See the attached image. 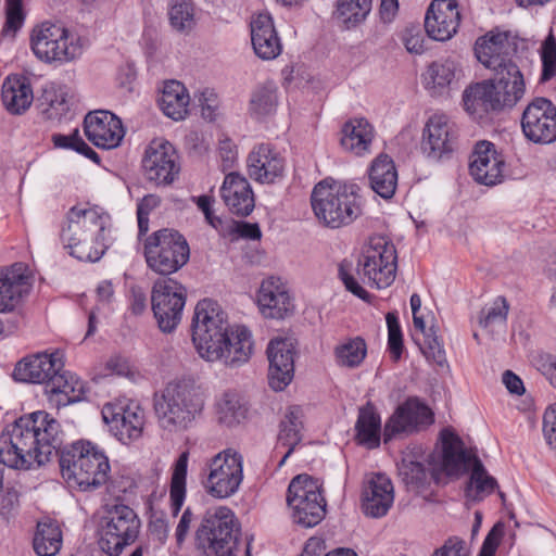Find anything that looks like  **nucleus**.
Returning a JSON list of instances; mask_svg holds the SVG:
<instances>
[{
  "label": "nucleus",
  "mask_w": 556,
  "mask_h": 556,
  "mask_svg": "<svg viewBox=\"0 0 556 556\" xmlns=\"http://www.w3.org/2000/svg\"><path fill=\"white\" fill-rule=\"evenodd\" d=\"M59 422L46 412H35L18 418L0 434V465L11 469L29 470L58 456L62 443ZM0 468V490L2 489Z\"/></svg>",
  "instance_id": "obj_1"
},
{
  "label": "nucleus",
  "mask_w": 556,
  "mask_h": 556,
  "mask_svg": "<svg viewBox=\"0 0 556 556\" xmlns=\"http://www.w3.org/2000/svg\"><path fill=\"white\" fill-rule=\"evenodd\" d=\"M192 341L199 355L208 361H222L228 367L245 364L253 352L250 330L236 326L229 330L226 314L217 302L204 299L194 309Z\"/></svg>",
  "instance_id": "obj_2"
},
{
  "label": "nucleus",
  "mask_w": 556,
  "mask_h": 556,
  "mask_svg": "<svg viewBox=\"0 0 556 556\" xmlns=\"http://www.w3.org/2000/svg\"><path fill=\"white\" fill-rule=\"evenodd\" d=\"M108 216L97 208L73 206L66 213L60 239L70 254L79 261L97 262L104 253Z\"/></svg>",
  "instance_id": "obj_3"
},
{
  "label": "nucleus",
  "mask_w": 556,
  "mask_h": 556,
  "mask_svg": "<svg viewBox=\"0 0 556 556\" xmlns=\"http://www.w3.org/2000/svg\"><path fill=\"white\" fill-rule=\"evenodd\" d=\"M507 77L495 76L468 86L463 93L466 112L473 119H482L504 108L514 106L525 94L526 85L520 70L510 66Z\"/></svg>",
  "instance_id": "obj_4"
},
{
  "label": "nucleus",
  "mask_w": 556,
  "mask_h": 556,
  "mask_svg": "<svg viewBox=\"0 0 556 556\" xmlns=\"http://www.w3.org/2000/svg\"><path fill=\"white\" fill-rule=\"evenodd\" d=\"M203 405L201 392L188 381L169 382L153 396L157 421L168 431L186 430L201 413Z\"/></svg>",
  "instance_id": "obj_5"
},
{
  "label": "nucleus",
  "mask_w": 556,
  "mask_h": 556,
  "mask_svg": "<svg viewBox=\"0 0 556 556\" xmlns=\"http://www.w3.org/2000/svg\"><path fill=\"white\" fill-rule=\"evenodd\" d=\"M240 525L231 509L219 506L204 515L195 531V542L203 556H238ZM244 556H251V542H247Z\"/></svg>",
  "instance_id": "obj_6"
},
{
  "label": "nucleus",
  "mask_w": 556,
  "mask_h": 556,
  "mask_svg": "<svg viewBox=\"0 0 556 556\" xmlns=\"http://www.w3.org/2000/svg\"><path fill=\"white\" fill-rule=\"evenodd\" d=\"M59 462L63 478L81 491L96 490L109 479V458L91 442L72 444L61 452Z\"/></svg>",
  "instance_id": "obj_7"
},
{
  "label": "nucleus",
  "mask_w": 556,
  "mask_h": 556,
  "mask_svg": "<svg viewBox=\"0 0 556 556\" xmlns=\"http://www.w3.org/2000/svg\"><path fill=\"white\" fill-rule=\"evenodd\" d=\"M312 207L326 226L339 228L362 214V200L355 185L327 186L319 182L312 192Z\"/></svg>",
  "instance_id": "obj_8"
},
{
  "label": "nucleus",
  "mask_w": 556,
  "mask_h": 556,
  "mask_svg": "<svg viewBox=\"0 0 556 556\" xmlns=\"http://www.w3.org/2000/svg\"><path fill=\"white\" fill-rule=\"evenodd\" d=\"M141 522L132 508L124 504L105 506L99 522V546L108 556H119L138 539Z\"/></svg>",
  "instance_id": "obj_9"
},
{
  "label": "nucleus",
  "mask_w": 556,
  "mask_h": 556,
  "mask_svg": "<svg viewBox=\"0 0 556 556\" xmlns=\"http://www.w3.org/2000/svg\"><path fill=\"white\" fill-rule=\"evenodd\" d=\"M144 257L151 270L168 276L188 263L190 249L185 237L177 230L163 228L146 239Z\"/></svg>",
  "instance_id": "obj_10"
},
{
  "label": "nucleus",
  "mask_w": 556,
  "mask_h": 556,
  "mask_svg": "<svg viewBox=\"0 0 556 556\" xmlns=\"http://www.w3.org/2000/svg\"><path fill=\"white\" fill-rule=\"evenodd\" d=\"M288 506L293 510L295 523L305 528L318 525L326 515V501L321 495L318 480L308 475H298L289 486L287 494Z\"/></svg>",
  "instance_id": "obj_11"
},
{
  "label": "nucleus",
  "mask_w": 556,
  "mask_h": 556,
  "mask_svg": "<svg viewBox=\"0 0 556 556\" xmlns=\"http://www.w3.org/2000/svg\"><path fill=\"white\" fill-rule=\"evenodd\" d=\"M358 270L370 287L384 289L394 281L397 269L396 249L384 237H372L358 261Z\"/></svg>",
  "instance_id": "obj_12"
},
{
  "label": "nucleus",
  "mask_w": 556,
  "mask_h": 556,
  "mask_svg": "<svg viewBox=\"0 0 556 556\" xmlns=\"http://www.w3.org/2000/svg\"><path fill=\"white\" fill-rule=\"evenodd\" d=\"M208 475L204 481L206 492L216 498L236 494L243 480V457L232 448L224 450L208 463Z\"/></svg>",
  "instance_id": "obj_13"
},
{
  "label": "nucleus",
  "mask_w": 556,
  "mask_h": 556,
  "mask_svg": "<svg viewBox=\"0 0 556 556\" xmlns=\"http://www.w3.org/2000/svg\"><path fill=\"white\" fill-rule=\"evenodd\" d=\"M31 49L35 55L46 63L70 62L81 53V47L66 28L50 23H43L34 29Z\"/></svg>",
  "instance_id": "obj_14"
},
{
  "label": "nucleus",
  "mask_w": 556,
  "mask_h": 556,
  "mask_svg": "<svg viewBox=\"0 0 556 556\" xmlns=\"http://www.w3.org/2000/svg\"><path fill=\"white\" fill-rule=\"evenodd\" d=\"M186 295V288L175 279L160 278L154 282L151 305L163 332H172L180 323Z\"/></svg>",
  "instance_id": "obj_15"
},
{
  "label": "nucleus",
  "mask_w": 556,
  "mask_h": 556,
  "mask_svg": "<svg viewBox=\"0 0 556 556\" xmlns=\"http://www.w3.org/2000/svg\"><path fill=\"white\" fill-rule=\"evenodd\" d=\"M142 168L149 181L157 186L170 185L180 170L174 146L164 139L152 140L146 149Z\"/></svg>",
  "instance_id": "obj_16"
},
{
  "label": "nucleus",
  "mask_w": 556,
  "mask_h": 556,
  "mask_svg": "<svg viewBox=\"0 0 556 556\" xmlns=\"http://www.w3.org/2000/svg\"><path fill=\"white\" fill-rule=\"evenodd\" d=\"M516 53V43L508 33L490 31L480 37L475 45V54L478 61L495 72V76L507 77L506 72L510 66L519 70L511 56Z\"/></svg>",
  "instance_id": "obj_17"
},
{
  "label": "nucleus",
  "mask_w": 556,
  "mask_h": 556,
  "mask_svg": "<svg viewBox=\"0 0 556 556\" xmlns=\"http://www.w3.org/2000/svg\"><path fill=\"white\" fill-rule=\"evenodd\" d=\"M525 136L535 143L556 140V106L546 98H535L525 109L521 117Z\"/></svg>",
  "instance_id": "obj_18"
},
{
  "label": "nucleus",
  "mask_w": 556,
  "mask_h": 556,
  "mask_svg": "<svg viewBox=\"0 0 556 556\" xmlns=\"http://www.w3.org/2000/svg\"><path fill=\"white\" fill-rule=\"evenodd\" d=\"M102 418L113 435L123 444H129L142 434L144 410L137 403L126 406L105 404L102 408Z\"/></svg>",
  "instance_id": "obj_19"
},
{
  "label": "nucleus",
  "mask_w": 556,
  "mask_h": 556,
  "mask_svg": "<svg viewBox=\"0 0 556 556\" xmlns=\"http://www.w3.org/2000/svg\"><path fill=\"white\" fill-rule=\"evenodd\" d=\"M433 413L417 399H408L391 415L384 426V442L396 434H410L433 424Z\"/></svg>",
  "instance_id": "obj_20"
},
{
  "label": "nucleus",
  "mask_w": 556,
  "mask_h": 556,
  "mask_svg": "<svg viewBox=\"0 0 556 556\" xmlns=\"http://www.w3.org/2000/svg\"><path fill=\"white\" fill-rule=\"evenodd\" d=\"M506 163L504 156L490 141L476 143L469 170L472 178L480 185L495 186L503 181Z\"/></svg>",
  "instance_id": "obj_21"
},
{
  "label": "nucleus",
  "mask_w": 556,
  "mask_h": 556,
  "mask_svg": "<svg viewBox=\"0 0 556 556\" xmlns=\"http://www.w3.org/2000/svg\"><path fill=\"white\" fill-rule=\"evenodd\" d=\"M64 367L59 352H38L22 358L15 366V380L31 383H45L46 387Z\"/></svg>",
  "instance_id": "obj_22"
},
{
  "label": "nucleus",
  "mask_w": 556,
  "mask_h": 556,
  "mask_svg": "<svg viewBox=\"0 0 556 556\" xmlns=\"http://www.w3.org/2000/svg\"><path fill=\"white\" fill-rule=\"evenodd\" d=\"M84 130L88 140L102 149L116 148L125 135L121 119L104 110L88 113L84 121Z\"/></svg>",
  "instance_id": "obj_23"
},
{
  "label": "nucleus",
  "mask_w": 556,
  "mask_h": 556,
  "mask_svg": "<svg viewBox=\"0 0 556 556\" xmlns=\"http://www.w3.org/2000/svg\"><path fill=\"white\" fill-rule=\"evenodd\" d=\"M394 501L391 479L381 472L366 476L362 493V508L366 516L380 518L387 515Z\"/></svg>",
  "instance_id": "obj_24"
},
{
  "label": "nucleus",
  "mask_w": 556,
  "mask_h": 556,
  "mask_svg": "<svg viewBox=\"0 0 556 556\" xmlns=\"http://www.w3.org/2000/svg\"><path fill=\"white\" fill-rule=\"evenodd\" d=\"M269 362L268 382L273 390L281 391L294 375V348L288 339H273L267 346Z\"/></svg>",
  "instance_id": "obj_25"
},
{
  "label": "nucleus",
  "mask_w": 556,
  "mask_h": 556,
  "mask_svg": "<svg viewBox=\"0 0 556 556\" xmlns=\"http://www.w3.org/2000/svg\"><path fill=\"white\" fill-rule=\"evenodd\" d=\"M33 277L24 263H15L5 270H0V312L15 309L29 293Z\"/></svg>",
  "instance_id": "obj_26"
},
{
  "label": "nucleus",
  "mask_w": 556,
  "mask_h": 556,
  "mask_svg": "<svg viewBox=\"0 0 556 556\" xmlns=\"http://www.w3.org/2000/svg\"><path fill=\"white\" fill-rule=\"evenodd\" d=\"M459 20L455 0H433L426 13L425 29L430 38L445 41L456 34Z\"/></svg>",
  "instance_id": "obj_27"
},
{
  "label": "nucleus",
  "mask_w": 556,
  "mask_h": 556,
  "mask_svg": "<svg viewBox=\"0 0 556 556\" xmlns=\"http://www.w3.org/2000/svg\"><path fill=\"white\" fill-rule=\"evenodd\" d=\"M455 140L454 124L443 115H434L426 125L421 149L427 157L439 161L444 154L453 151Z\"/></svg>",
  "instance_id": "obj_28"
},
{
  "label": "nucleus",
  "mask_w": 556,
  "mask_h": 556,
  "mask_svg": "<svg viewBox=\"0 0 556 556\" xmlns=\"http://www.w3.org/2000/svg\"><path fill=\"white\" fill-rule=\"evenodd\" d=\"M249 176L261 184H274L285 172V160L270 144L261 143L249 154Z\"/></svg>",
  "instance_id": "obj_29"
},
{
  "label": "nucleus",
  "mask_w": 556,
  "mask_h": 556,
  "mask_svg": "<svg viewBox=\"0 0 556 556\" xmlns=\"http://www.w3.org/2000/svg\"><path fill=\"white\" fill-rule=\"evenodd\" d=\"M257 304L262 315L271 319H283L294 309L288 290L275 277L263 280L257 293Z\"/></svg>",
  "instance_id": "obj_30"
},
{
  "label": "nucleus",
  "mask_w": 556,
  "mask_h": 556,
  "mask_svg": "<svg viewBox=\"0 0 556 556\" xmlns=\"http://www.w3.org/2000/svg\"><path fill=\"white\" fill-rule=\"evenodd\" d=\"M220 195L228 210L238 216L250 215L255 206L252 188L245 177L232 172L225 176Z\"/></svg>",
  "instance_id": "obj_31"
},
{
  "label": "nucleus",
  "mask_w": 556,
  "mask_h": 556,
  "mask_svg": "<svg viewBox=\"0 0 556 556\" xmlns=\"http://www.w3.org/2000/svg\"><path fill=\"white\" fill-rule=\"evenodd\" d=\"M251 40L255 54L263 60H274L282 51L273 18L267 13H261L252 20Z\"/></svg>",
  "instance_id": "obj_32"
},
{
  "label": "nucleus",
  "mask_w": 556,
  "mask_h": 556,
  "mask_svg": "<svg viewBox=\"0 0 556 556\" xmlns=\"http://www.w3.org/2000/svg\"><path fill=\"white\" fill-rule=\"evenodd\" d=\"M369 185L383 199H391L397 187V170L388 154H379L369 168Z\"/></svg>",
  "instance_id": "obj_33"
},
{
  "label": "nucleus",
  "mask_w": 556,
  "mask_h": 556,
  "mask_svg": "<svg viewBox=\"0 0 556 556\" xmlns=\"http://www.w3.org/2000/svg\"><path fill=\"white\" fill-rule=\"evenodd\" d=\"M374 137L372 125L366 118L358 117L343 125L340 143L345 151L362 156L369 152Z\"/></svg>",
  "instance_id": "obj_34"
},
{
  "label": "nucleus",
  "mask_w": 556,
  "mask_h": 556,
  "mask_svg": "<svg viewBox=\"0 0 556 556\" xmlns=\"http://www.w3.org/2000/svg\"><path fill=\"white\" fill-rule=\"evenodd\" d=\"M442 441V466L444 471L452 476H458L472 463L473 457L468 454L462 440L453 431L444 429L441 432Z\"/></svg>",
  "instance_id": "obj_35"
},
{
  "label": "nucleus",
  "mask_w": 556,
  "mask_h": 556,
  "mask_svg": "<svg viewBox=\"0 0 556 556\" xmlns=\"http://www.w3.org/2000/svg\"><path fill=\"white\" fill-rule=\"evenodd\" d=\"M1 98L3 105L10 113H24L34 100L29 80L17 75L7 77L2 84Z\"/></svg>",
  "instance_id": "obj_36"
},
{
  "label": "nucleus",
  "mask_w": 556,
  "mask_h": 556,
  "mask_svg": "<svg viewBox=\"0 0 556 556\" xmlns=\"http://www.w3.org/2000/svg\"><path fill=\"white\" fill-rule=\"evenodd\" d=\"M50 402L59 406H66L84 400V383L68 371L63 369L56 374L54 379L46 387Z\"/></svg>",
  "instance_id": "obj_37"
},
{
  "label": "nucleus",
  "mask_w": 556,
  "mask_h": 556,
  "mask_svg": "<svg viewBox=\"0 0 556 556\" xmlns=\"http://www.w3.org/2000/svg\"><path fill=\"white\" fill-rule=\"evenodd\" d=\"M381 419L372 404L367 403L358 410L355 424V440L368 448H376L380 444Z\"/></svg>",
  "instance_id": "obj_38"
},
{
  "label": "nucleus",
  "mask_w": 556,
  "mask_h": 556,
  "mask_svg": "<svg viewBox=\"0 0 556 556\" xmlns=\"http://www.w3.org/2000/svg\"><path fill=\"white\" fill-rule=\"evenodd\" d=\"M188 105L189 94L181 83L170 80L164 85L160 106L166 116L175 121L184 119L188 113Z\"/></svg>",
  "instance_id": "obj_39"
},
{
  "label": "nucleus",
  "mask_w": 556,
  "mask_h": 556,
  "mask_svg": "<svg viewBox=\"0 0 556 556\" xmlns=\"http://www.w3.org/2000/svg\"><path fill=\"white\" fill-rule=\"evenodd\" d=\"M303 412L299 406H291L288 408L283 420L280 424V432L278 441L282 446L288 447L279 466H282L287 458L292 454L294 447L301 442V430L303 428Z\"/></svg>",
  "instance_id": "obj_40"
},
{
  "label": "nucleus",
  "mask_w": 556,
  "mask_h": 556,
  "mask_svg": "<svg viewBox=\"0 0 556 556\" xmlns=\"http://www.w3.org/2000/svg\"><path fill=\"white\" fill-rule=\"evenodd\" d=\"M248 410L247 403L233 391L223 393L216 402L218 421L227 427L242 422L248 416Z\"/></svg>",
  "instance_id": "obj_41"
},
{
  "label": "nucleus",
  "mask_w": 556,
  "mask_h": 556,
  "mask_svg": "<svg viewBox=\"0 0 556 556\" xmlns=\"http://www.w3.org/2000/svg\"><path fill=\"white\" fill-rule=\"evenodd\" d=\"M189 452H182L174 464L170 478L169 498L173 515L180 511L186 498V483L188 470Z\"/></svg>",
  "instance_id": "obj_42"
},
{
  "label": "nucleus",
  "mask_w": 556,
  "mask_h": 556,
  "mask_svg": "<svg viewBox=\"0 0 556 556\" xmlns=\"http://www.w3.org/2000/svg\"><path fill=\"white\" fill-rule=\"evenodd\" d=\"M39 556H54L62 546V532L53 522H38L33 541Z\"/></svg>",
  "instance_id": "obj_43"
},
{
  "label": "nucleus",
  "mask_w": 556,
  "mask_h": 556,
  "mask_svg": "<svg viewBox=\"0 0 556 556\" xmlns=\"http://www.w3.org/2000/svg\"><path fill=\"white\" fill-rule=\"evenodd\" d=\"M399 476L410 491H419L429 481V471L421 462L415 460L410 453H405L397 465Z\"/></svg>",
  "instance_id": "obj_44"
},
{
  "label": "nucleus",
  "mask_w": 556,
  "mask_h": 556,
  "mask_svg": "<svg viewBox=\"0 0 556 556\" xmlns=\"http://www.w3.org/2000/svg\"><path fill=\"white\" fill-rule=\"evenodd\" d=\"M366 354V342L359 337L349 339L334 349L337 365L350 369L357 368L364 362Z\"/></svg>",
  "instance_id": "obj_45"
},
{
  "label": "nucleus",
  "mask_w": 556,
  "mask_h": 556,
  "mask_svg": "<svg viewBox=\"0 0 556 556\" xmlns=\"http://www.w3.org/2000/svg\"><path fill=\"white\" fill-rule=\"evenodd\" d=\"M277 106V87L267 83L257 87L250 99L249 112L251 116L261 119L275 112Z\"/></svg>",
  "instance_id": "obj_46"
},
{
  "label": "nucleus",
  "mask_w": 556,
  "mask_h": 556,
  "mask_svg": "<svg viewBox=\"0 0 556 556\" xmlns=\"http://www.w3.org/2000/svg\"><path fill=\"white\" fill-rule=\"evenodd\" d=\"M371 10V0H338L334 17L351 28L362 23Z\"/></svg>",
  "instance_id": "obj_47"
},
{
  "label": "nucleus",
  "mask_w": 556,
  "mask_h": 556,
  "mask_svg": "<svg viewBox=\"0 0 556 556\" xmlns=\"http://www.w3.org/2000/svg\"><path fill=\"white\" fill-rule=\"evenodd\" d=\"M509 311V304L503 296H497L489 306H485L479 316V325L491 333L504 330Z\"/></svg>",
  "instance_id": "obj_48"
},
{
  "label": "nucleus",
  "mask_w": 556,
  "mask_h": 556,
  "mask_svg": "<svg viewBox=\"0 0 556 556\" xmlns=\"http://www.w3.org/2000/svg\"><path fill=\"white\" fill-rule=\"evenodd\" d=\"M455 63L451 60L432 62L427 70V85L432 88H445L455 77Z\"/></svg>",
  "instance_id": "obj_49"
},
{
  "label": "nucleus",
  "mask_w": 556,
  "mask_h": 556,
  "mask_svg": "<svg viewBox=\"0 0 556 556\" xmlns=\"http://www.w3.org/2000/svg\"><path fill=\"white\" fill-rule=\"evenodd\" d=\"M168 15L170 25L178 31L189 30L194 24V9L190 2L181 1L173 4Z\"/></svg>",
  "instance_id": "obj_50"
},
{
  "label": "nucleus",
  "mask_w": 556,
  "mask_h": 556,
  "mask_svg": "<svg viewBox=\"0 0 556 556\" xmlns=\"http://www.w3.org/2000/svg\"><path fill=\"white\" fill-rule=\"evenodd\" d=\"M25 14L22 0H5V23L2 28V36L14 37L23 26Z\"/></svg>",
  "instance_id": "obj_51"
},
{
  "label": "nucleus",
  "mask_w": 556,
  "mask_h": 556,
  "mask_svg": "<svg viewBox=\"0 0 556 556\" xmlns=\"http://www.w3.org/2000/svg\"><path fill=\"white\" fill-rule=\"evenodd\" d=\"M470 484L475 488L477 494H490L497 488V481L486 472L478 457H473Z\"/></svg>",
  "instance_id": "obj_52"
},
{
  "label": "nucleus",
  "mask_w": 556,
  "mask_h": 556,
  "mask_svg": "<svg viewBox=\"0 0 556 556\" xmlns=\"http://www.w3.org/2000/svg\"><path fill=\"white\" fill-rule=\"evenodd\" d=\"M422 353L426 358L440 367L447 365L445 352L440 337L437 333L434 326H431L425 337V346Z\"/></svg>",
  "instance_id": "obj_53"
},
{
  "label": "nucleus",
  "mask_w": 556,
  "mask_h": 556,
  "mask_svg": "<svg viewBox=\"0 0 556 556\" xmlns=\"http://www.w3.org/2000/svg\"><path fill=\"white\" fill-rule=\"evenodd\" d=\"M388 325V344L394 361H397L403 350V337L397 316L389 312L386 316Z\"/></svg>",
  "instance_id": "obj_54"
},
{
  "label": "nucleus",
  "mask_w": 556,
  "mask_h": 556,
  "mask_svg": "<svg viewBox=\"0 0 556 556\" xmlns=\"http://www.w3.org/2000/svg\"><path fill=\"white\" fill-rule=\"evenodd\" d=\"M543 72L542 80L546 81L556 76V39L549 34L542 46Z\"/></svg>",
  "instance_id": "obj_55"
},
{
  "label": "nucleus",
  "mask_w": 556,
  "mask_h": 556,
  "mask_svg": "<svg viewBox=\"0 0 556 556\" xmlns=\"http://www.w3.org/2000/svg\"><path fill=\"white\" fill-rule=\"evenodd\" d=\"M339 277L348 291L364 301L369 299V293L357 282L355 277L351 275L350 263L346 261H343L339 265Z\"/></svg>",
  "instance_id": "obj_56"
},
{
  "label": "nucleus",
  "mask_w": 556,
  "mask_h": 556,
  "mask_svg": "<svg viewBox=\"0 0 556 556\" xmlns=\"http://www.w3.org/2000/svg\"><path fill=\"white\" fill-rule=\"evenodd\" d=\"M103 376L132 377L135 375L129 361L121 355L111 356L105 365Z\"/></svg>",
  "instance_id": "obj_57"
},
{
  "label": "nucleus",
  "mask_w": 556,
  "mask_h": 556,
  "mask_svg": "<svg viewBox=\"0 0 556 556\" xmlns=\"http://www.w3.org/2000/svg\"><path fill=\"white\" fill-rule=\"evenodd\" d=\"M503 535L504 523H495L484 539L479 556H494Z\"/></svg>",
  "instance_id": "obj_58"
},
{
  "label": "nucleus",
  "mask_w": 556,
  "mask_h": 556,
  "mask_svg": "<svg viewBox=\"0 0 556 556\" xmlns=\"http://www.w3.org/2000/svg\"><path fill=\"white\" fill-rule=\"evenodd\" d=\"M431 556H469L464 540L457 536L448 538Z\"/></svg>",
  "instance_id": "obj_59"
},
{
  "label": "nucleus",
  "mask_w": 556,
  "mask_h": 556,
  "mask_svg": "<svg viewBox=\"0 0 556 556\" xmlns=\"http://www.w3.org/2000/svg\"><path fill=\"white\" fill-rule=\"evenodd\" d=\"M218 154L222 161L223 170L233 167L237 161V149L230 140L220 141L218 147Z\"/></svg>",
  "instance_id": "obj_60"
},
{
  "label": "nucleus",
  "mask_w": 556,
  "mask_h": 556,
  "mask_svg": "<svg viewBox=\"0 0 556 556\" xmlns=\"http://www.w3.org/2000/svg\"><path fill=\"white\" fill-rule=\"evenodd\" d=\"M193 518H194V516H193V513L191 511V509L189 507L186 508L180 517V520L177 525L176 532H175V538H176V542H177L178 546H181L182 543L185 542V540L189 533Z\"/></svg>",
  "instance_id": "obj_61"
},
{
  "label": "nucleus",
  "mask_w": 556,
  "mask_h": 556,
  "mask_svg": "<svg viewBox=\"0 0 556 556\" xmlns=\"http://www.w3.org/2000/svg\"><path fill=\"white\" fill-rule=\"evenodd\" d=\"M536 368L548 378L556 370V357L548 353H540L534 357Z\"/></svg>",
  "instance_id": "obj_62"
},
{
  "label": "nucleus",
  "mask_w": 556,
  "mask_h": 556,
  "mask_svg": "<svg viewBox=\"0 0 556 556\" xmlns=\"http://www.w3.org/2000/svg\"><path fill=\"white\" fill-rule=\"evenodd\" d=\"M201 101L202 116L213 122L217 116V101L213 92H203Z\"/></svg>",
  "instance_id": "obj_63"
},
{
  "label": "nucleus",
  "mask_w": 556,
  "mask_h": 556,
  "mask_svg": "<svg viewBox=\"0 0 556 556\" xmlns=\"http://www.w3.org/2000/svg\"><path fill=\"white\" fill-rule=\"evenodd\" d=\"M503 383L505 384L506 389L511 393L516 395H522L525 393V386L522 380L514 374L511 370H506L503 374Z\"/></svg>",
  "instance_id": "obj_64"
}]
</instances>
